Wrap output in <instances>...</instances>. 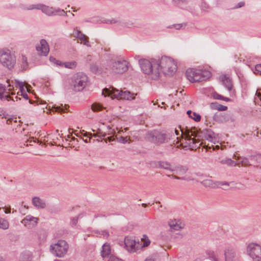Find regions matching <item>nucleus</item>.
<instances>
[{
  "label": "nucleus",
  "mask_w": 261,
  "mask_h": 261,
  "mask_svg": "<svg viewBox=\"0 0 261 261\" xmlns=\"http://www.w3.org/2000/svg\"><path fill=\"white\" fill-rule=\"evenodd\" d=\"M185 141V145L184 146V148L187 147L191 150L198 148L201 144L199 143V140L194 138H192L191 136L189 134L187 135Z\"/></svg>",
  "instance_id": "9b49d317"
},
{
  "label": "nucleus",
  "mask_w": 261,
  "mask_h": 261,
  "mask_svg": "<svg viewBox=\"0 0 261 261\" xmlns=\"http://www.w3.org/2000/svg\"><path fill=\"white\" fill-rule=\"evenodd\" d=\"M124 247L130 253L135 252L137 250L136 245V241L132 238L125 237L124 241Z\"/></svg>",
  "instance_id": "ddd939ff"
},
{
  "label": "nucleus",
  "mask_w": 261,
  "mask_h": 261,
  "mask_svg": "<svg viewBox=\"0 0 261 261\" xmlns=\"http://www.w3.org/2000/svg\"><path fill=\"white\" fill-rule=\"evenodd\" d=\"M187 114L190 118H192L195 121L199 122L200 121L201 116L199 114H197L195 112H192L191 110H188Z\"/></svg>",
  "instance_id": "c756f323"
},
{
  "label": "nucleus",
  "mask_w": 261,
  "mask_h": 261,
  "mask_svg": "<svg viewBox=\"0 0 261 261\" xmlns=\"http://www.w3.org/2000/svg\"><path fill=\"white\" fill-rule=\"evenodd\" d=\"M206 254L208 256V258L211 259L212 261L214 260V258L217 257L216 256L214 251L212 250H207L206 251Z\"/></svg>",
  "instance_id": "c9c22d12"
},
{
  "label": "nucleus",
  "mask_w": 261,
  "mask_h": 261,
  "mask_svg": "<svg viewBox=\"0 0 261 261\" xmlns=\"http://www.w3.org/2000/svg\"><path fill=\"white\" fill-rule=\"evenodd\" d=\"M63 65H64V66L66 68L72 69V68H75L76 67V62L75 61L65 62V63H63Z\"/></svg>",
  "instance_id": "72a5a7b5"
},
{
  "label": "nucleus",
  "mask_w": 261,
  "mask_h": 261,
  "mask_svg": "<svg viewBox=\"0 0 261 261\" xmlns=\"http://www.w3.org/2000/svg\"><path fill=\"white\" fill-rule=\"evenodd\" d=\"M201 184L205 187L214 188L217 187L216 182H215L210 179L203 180L201 182Z\"/></svg>",
  "instance_id": "cd10ccee"
},
{
  "label": "nucleus",
  "mask_w": 261,
  "mask_h": 261,
  "mask_svg": "<svg viewBox=\"0 0 261 261\" xmlns=\"http://www.w3.org/2000/svg\"><path fill=\"white\" fill-rule=\"evenodd\" d=\"M139 64L142 70L147 74H150L153 80H158L160 75V69L156 68L157 61L152 60L151 61L146 59L139 60Z\"/></svg>",
  "instance_id": "f257e3e1"
},
{
  "label": "nucleus",
  "mask_w": 261,
  "mask_h": 261,
  "mask_svg": "<svg viewBox=\"0 0 261 261\" xmlns=\"http://www.w3.org/2000/svg\"><path fill=\"white\" fill-rule=\"evenodd\" d=\"M221 163L223 164H227L231 166H235L237 164L230 159H226L221 161Z\"/></svg>",
  "instance_id": "473e14b6"
},
{
  "label": "nucleus",
  "mask_w": 261,
  "mask_h": 261,
  "mask_svg": "<svg viewBox=\"0 0 261 261\" xmlns=\"http://www.w3.org/2000/svg\"><path fill=\"white\" fill-rule=\"evenodd\" d=\"M102 234L103 235L104 238H108V237L109 236V232L106 230L102 231Z\"/></svg>",
  "instance_id": "8fccbe9b"
},
{
  "label": "nucleus",
  "mask_w": 261,
  "mask_h": 261,
  "mask_svg": "<svg viewBox=\"0 0 261 261\" xmlns=\"http://www.w3.org/2000/svg\"><path fill=\"white\" fill-rule=\"evenodd\" d=\"M9 225V223L7 220L0 218V228L7 229L8 228Z\"/></svg>",
  "instance_id": "2f4dec72"
},
{
  "label": "nucleus",
  "mask_w": 261,
  "mask_h": 261,
  "mask_svg": "<svg viewBox=\"0 0 261 261\" xmlns=\"http://www.w3.org/2000/svg\"><path fill=\"white\" fill-rule=\"evenodd\" d=\"M111 253V247L109 244L105 243L102 247L101 255L102 257L109 256Z\"/></svg>",
  "instance_id": "bb28decb"
},
{
  "label": "nucleus",
  "mask_w": 261,
  "mask_h": 261,
  "mask_svg": "<svg viewBox=\"0 0 261 261\" xmlns=\"http://www.w3.org/2000/svg\"><path fill=\"white\" fill-rule=\"evenodd\" d=\"M174 131H175V133L176 134V135L177 136L179 135V131H178V130H176V129H175V130H174Z\"/></svg>",
  "instance_id": "69168bd1"
},
{
  "label": "nucleus",
  "mask_w": 261,
  "mask_h": 261,
  "mask_svg": "<svg viewBox=\"0 0 261 261\" xmlns=\"http://www.w3.org/2000/svg\"><path fill=\"white\" fill-rule=\"evenodd\" d=\"M15 84H16V86L19 87V88L20 92L21 93L20 95L21 96H22L25 99L28 100L29 99V97H28L27 93L25 92V89H24L25 84H24V83L20 82L18 80H16Z\"/></svg>",
  "instance_id": "4be33fe9"
},
{
  "label": "nucleus",
  "mask_w": 261,
  "mask_h": 261,
  "mask_svg": "<svg viewBox=\"0 0 261 261\" xmlns=\"http://www.w3.org/2000/svg\"><path fill=\"white\" fill-rule=\"evenodd\" d=\"M217 184V187H221V186H225V188H223L224 190H227V188L230 185V182H227V181H217L216 182Z\"/></svg>",
  "instance_id": "f704fd0d"
},
{
  "label": "nucleus",
  "mask_w": 261,
  "mask_h": 261,
  "mask_svg": "<svg viewBox=\"0 0 261 261\" xmlns=\"http://www.w3.org/2000/svg\"><path fill=\"white\" fill-rule=\"evenodd\" d=\"M224 255L225 261H237V256L235 250L227 247L224 251Z\"/></svg>",
  "instance_id": "2eb2a0df"
},
{
  "label": "nucleus",
  "mask_w": 261,
  "mask_h": 261,
  "mask_svg": "<svg viewBox=\"0 0 261 261\" xmlns=\"http://www.w3.org/2000/svg\"><path fill=\"white\" fill-rule=\"evenodd\" d=\"M158 165L159 167L165 170H169L171 172H172L173 167L171 163L167 161H159L158 163Z\"/></svg>",
  "instance_id": "393cba45"
},
{
  "label": "nucleus",
  "mask_w": 261,
  "mask_h": 261,
  "mask_svg": "<svg viewBox=\"0 0 261 261\" xmlns=\"http://www.w3.org/2000/svg\"><path fill=\"white\" fill-rule=\"evenodd\" d=\"M90 70L94 73H96L98 71V67L95 64H92L90 66Z\"/></svg>",
  "instance_id": "79ce46f5"
},
{
  "label": "nucleus",
  "mask_w": 261,
  "mask_h": 261,
  "mask_svg": "<svg viewBox=\"0 0 261 261\" xmlns=\"http://www.w3.org/2000/svg\"><path fill=\"white\" fill-rule=\"evenodd\" d=\"M118 141L120 143L125 144L127 142V140L126 137L121 136L118 138Z\"/></svg>",
  "instance_id": "a18cd8bd"
},
{
  "label": "nucleus",
  "mask_w": 261,
  "mask_h": 261,
  "mask_svg": "<svg viewBox=\"0 0 261 261\" xmlns=\"http://www.w3.org/2000/svg\"><path fill=\"white\" fill-rule=\"evenodd\" d=\"M21 66L23 69H25L28 66L27 58L25 56H21Z\"/></svg>",
  "instance_id": "ea45409f"
},
{
  "label": "nucleus",
  "mask_w": 261,
  "mask_h": 261,
  "mask_svg": "<svg viewBox=\"0 0 261 261\" xmlns=\"http://www.w3.org/2000/svg\"><path fill=\"white\" fill-rule=\"evenodd\" d=\"M238 186L237 187L240 189H243L245 188V185L241 184H238Z\"/></svg>",
  "instance_id": "6e6d98bb"
},
{
  "label": "nucleus",
  "mask_w": 261,
  "mask_h": 261,
  "mask_svg": "<svg viewBox=\"0 0 261 261\" xmlns=\"http://www.w3.org/2000/svg\"><path fill=\"white\" fill-rule=\"evenodd\" d=\"M222 99L223 100H225L226 101H229V98H228V97H224L223 96L222 97Z\"/></svg>",
  "instance_id": "bf43d9fd"
},
{
  "label": "nucleus",
  "mask_w": 261,
  "mask_h": 261,
  "mask_svg": "<svg viewBox=\"0 0 261 261\" xmlns=\"http://www.w3.org/2000/svg\"><path fill=\"white\" fill-rule=\"evenodd\" d=\"M156 68H160L163 73L165 75H172L177 69V65L174 61L170 58L163 57L157 62Z\"/></svg>",
  "instance_id": "f03ea898"
},
{
  "label": "nucleus",
  "mask_w": 261,
  "mask_h": 261,
  "mask_svg": "<svg viewBox=\"0 0 261 261\" xmlns=\"http://www.w3.org/2000/svg\"><path fill=\"white\" fill-rule=\"evenodd\" d=\"M186 25V23H180V24H175L173 25V26L176 29L179 30L182 27H185Z\"/></svg>",
  "instance_id": "c03bdc74"
},
{
  "label": "nucleus",
  "mask_w": 261,
  "mask_h": 261,
  "mask_svg": "<svg viewBox=\"0 0 261 261\" xmlns=\"http://www.w3.org/2000/svg\"><path fill=\"white\" fill-rule=\"evenodd\" d=\"M255 71L254 73L255 74L258 73L260 75H261V64H257L255 66Z\"/></svg>",
  "instance_id": "a19ab883"
},
{
  "label": "nucleus",
  "mask_w": 261,
  "mask_h": 261,
  "mask_svg": "<svg viewBox=\"0 0 261 261\" xmlns=\"http://www.w3.org/2000/svg\"><path fill=\"white\" fill-rule=\"evenodd\" d=\"M25 9L28 10H31L33 9L41 10L43 13L48 16L56 15L57 14L60 15H64L66 13V12L63 10H61L59 8L57 9H54L53 7H49L48 6L40 4L31 5L28 7L25 8Z\"/></svg>",
  "instance_id": "0eeeda50"
},
{
  "label": "nucleus",
  "mask_w": 261,
  "mask_h": 261,
  "mask_svg": "<svg viewBox=\"0 0 261 261\" xmlns=\"http://www.w3.org/2000/svg\"><path fill=\"white\" fill-rule=\"evenodd\" d=\"M135 98L134 94L130 93L129 91H122L120 95V99L132 100Z\"/></svg>",
  "instance_id": "c85d7f7f"
},
{
  "label": "nucleus",
  "mask_w": 261,
  "mask_h": 261,
  "mask_svg": "<svg viewBox=\"0 0 261 261\" xmlns=\"http://www.w3.org/2000/svg\"><path fill=\"white\" fill-rule=\"evenodd\" d=\"M74 36L81 41V43L84 45L90 47L91 45L89 41V38L78 30H74L73 32Z\"/></svg>",
  "instance_id": "4468645a"
},
{
  "label": "nucleus",
  "mask_w": 261,
  "mask_h": 261,
  "mask_svg": "<svg viewBox=\"0 0 261 261\" xmlns=\"http://www.w3.org/2000/svg\"><path fill=\"white\" fill-rule=\"evenodd\" d=\"M213 119L216 122L223 123L228 121L229 119V117L226 114H222L216 113L213 116Z\"/></svg>",
  "instance_id": "aec40b11"
},
{
  "label": "nucleus",
  "mask_w": 261,
  "mask_h": 261,
  "mask_svg": "<svg viewBox=\"0 0 261 261\" xmlns=\"http://www.w3.org/2000/svg\"><path fill=\"white\" fill-rule=\"evenodd\" d=\"M246 251L253 261H261V246L259 244L254 243L249 244Z\"/></svg>",
  "instance_id": "1a4fd4ad"
},
{
  "label": "nucleus",
  "mask_w": 261,
  "mask_h": 261,
  "mask_svg": "<svg viewBox=\"0 0 261 261\" xmlns=\"http://www.w3.org/2000/svg\"><path fill=\"white\" fill-rule=\"evenodd\" d=\"M69 246L64 240H59L57 243L50 246V251L56 256L62 257L67 253Z\"/></svg>",
  "instance_id": "423d86ee"
},
{
  "label": "nucleus",
  "mask_w": 261,
  "mask_h": 261,
  "mask_svg": "<svg viewBox=\"0 0 261 261\" xmlns=\"http://www.w3.org/2000/svg\"><path fill=\"white\" fill-rule=\"evenodd\" d=\"M220 79L222 84L229 91H230L232 88V83L231 80L226 75L222 76L220 77Z\"/></svg>",
  "instance_id": "5701e85b"
},
{
  "label": "nucleus",
  "mask_w": 261,
  "mask_h": 261,
  "mask_svg": "<svg viewBox=\"0 0 261 261\" xmlns=\"http://www.w3.org/2000/svg\"><path fill=\"white\" fill-rule=\"evenodd\" d=\"M213 97L216 99H222L223 96L215 92L213 94Z\"/></svg>",
  "instance_id": "49530a36"
},
{
  "label": "nucleus",
  "mask_w": 261,
  "mask_h": 261,
  "mask_svg": "<svg viewBox=\"0 0 261 261\" xmlns=\"http://www.w3.org/2000/svg\"><path fill=\"white\" fill-rule=\"evenodd\" d=\"M0 99L1 100H13L15 101V99L11 97L9 95V93L8 92L6 91L5 87L2 84H0Z\"/></svg>",
  "instance_id": "a211bd4d"
},
{
  "label": "nucleus",
  "mask_w": 261,
  "mask_h": 261,
  "mask_svg": "<svg viewBox=\"0 0 261 261\" xmlns=\"http://www.w3.org/2000/svg\"><path fill=\"white\" fill-rule=\"evenodd\" d=\"M187 171L188 168L187 167L179 165L173 167L171 172L181 176L185 174Z\"/></svg>",
  "instance_id": "412c9836"
},
{
  "label": "nucleus",
  "mask_w": 261,
  "mask_h": 261,
  "mask_svg": "<svg viewBox=\"0 0 261 261\" xmlns=\"http://www.w3.org/2000/svg\"><path fill=\"white\" fill-rule=\"evenodd\" d=\"M241 162L243 166L251 165L252 164V163H250L251 161H250L249 158L248 159L247 158H242Z\"/></svg>",
  "instance_id": "58836bf2"
},
{
  "label": "nucleus",
  "mask_w": 261,
  "mask_h": 261,
  "mask_svg": "<svg viewBox=\"0 0 261 261\" xmlns=\"http://www.w3.org/2000/svg\"><path fill=\"white\" fill-rule=\"evenodd\" d=\"M5 213L6 214H8V213H10V210L9 209V210H6L5 211Z\"/></svg>",
  "instance_id": "0e129e2a"
},
{
  "label": "nucleus",
  "mask_w": 261,
  "mask_h": 261,
  "mask_svg": "<svg viewBox=\"0 0 261 261\" xmlns=\"http://www.w3.org/2000/svg\"><path fill=\"white\" fill-rule=\"evenodd\" d=\"M107 139L109 140V142L112 141L113 139H112V137H108Z\"/></svg>",
  "instance_id": "680f3d73"
},
{
  "label": "nucleus",
  "mask_w": 261,
  "mask_h": 261,
  "mask_svg": "<svg viewBox=\"0 0 261 261\" xmlns=\"http://www.w3.org/2000/svg\"><path fill=\"white\" fill-rule=\"evenodd\" d=\"M77 218H73L72 219V224L73 225H75L77 222Z\"/></svg>",
  "instance_id": "5fc2aeb1"
},
{
  "label": "nucleus",
  "mask_w": 261,
  "mask_h": 261,
  "mask_svg": "<svg viewBox=\"0 0 261 261\" xmlns=\"http://www.w3.org/2000/svg\"><path fill=\"white\" fill-rule=\"evenodd\" d=\"M186 75L190 82H199L208 79L211 73L207 70L189 68L187 70Z\"/></svg>",
  "instance_id": "7ed1b4c3"
},
{
  "label": "nucleus",
  "mask_w": 261,
  "mask_h": 261,
  "mask_svg": "<svg viewBox=\"0 0 261 261\" xmlns=\"http://www.w3.org/2000/svg\"><path fill=\"white\" fill-rule=\"evenodd\" d=\"M0 62L4 66L11 69L15 64V57L9 49H3L0 50Z\"/></svg>",
  "instance_id": "39448f33"
},
{
  "label": "nucleus",
  "mask_w": 261,
  "mask_h": 261,
  "mask_svg": "<svg viewBox=\"0 0 261 261\" xmlns=\"http://www.w3.org/2000/svg\"><path fill=\"white\" fill-rule=\"evenodd\" d=\"M146 138L150 142L157 145L167 143L169 138L164 130H153L148 132Z\"/></svg>",
  "instance_id": "20e7f679"
},
{
  "label": "nucleus",
  "mask_w": 261,
  "mask_h": 261,
  "mask_svg": "<svg viewBox=\"0 0 261 261\" xmlns=\"http://www.w3.org/2000/svg\"><path fill=\"white\" fill-rule=\"evenodd\" d=\"M38 219L31 215L27 216L21 221V223L28 228H32L37 225Z\"/></svg>",
  "instance_id": "f8f14e48"
},
{
  "label": "nucleus",
  "mask_w": 261,
  "mask_h": 261,
  "mask_svg": "<svg viewBox=\"0 0 261 261\" xmlns=\"http://www.w3.org/2000/svg\"><path fill=\"white\" fill-rule=\"evenodd\" d=\"M145 261H154L152 258H147Z\"/></svg>",
  "instance_id": "e2e57ef3"
},
{
  "label": "nucleus",
  "mask_w": 261,
  "mask_h": 261,
  "mask_svg": "<svg viewBox=\"0 0 261 261\" xmlns=\"http://www.w3.org/2000/svg\"><path fill=\"white\" fill-rule=\"evenodd\" d=\"M187 0H173V2L176 5H180L181 3H184Z\"/></svg>",
  "instance_id": "de8ad7c7"
},
{
  "label": "nucleus",
  "mask_w": 261,
  "mask_h": 261,
  "mask_svg": "<svg viewBox=\"0 0 261 261\" xmlns=\"http://www.w3.org/2000/svg\"><path fill=\"white\" fill-rule=\"evenodd\" d=\"M169 226L171 229L174 230H179L184 228V224L181 223H178L176 220H170L168 223Z\"/></svg>",
  "instance_id": "b1692460"
},
{
  "label": "nucleus",
  "mask_w": 261,
  "mask_h": 261,
  "mask_svg": "<svg viewBox=\"0 0 261 261\" xmlns=\"http://www.w3.org/2000/svg\"><path fill=\"white\" fill-rule=\"evenodd\" d=\"M150 244V241L147 239L146 240H145V242L143 244V247H147Z\"/></svg>",
  "instance_id": "3c124183"
},
{
  "label": "nucleus",
  "mask_w": 261,
  "mask_h": 261,
  "mask_svg": "<svg viewBox=\"0 0 261 261\" xmlns=\"http://www.w3.org/2000/svg\"><path fill=\"white\" fill-rule=\"evenodd\" d=\"M87 76L83 72H79L73 76L72 80V86L75 91H81L87 85Z\"/></svg>",
  "instance_id": "6e6552de"
},
{
  "label": "nucleus",
  "mask_w": 261,
  "mask_h": 261,
  "mask_svg": "<svg viewBox=\"0 0 261 261\" xmlns=\"http://www.w3.org/2000/svg\"><path fill=\"white\" fill-rule=\"evenodd\" d=\"M108 261H123L121 259L117 257L116 256L114 255H111L110 256Z\"/></svg>",
  "instance_id": "37998d69"
},
{
  "label": "nucleus",
  "mask_w": 261,
  "mask_h": 261,
  "mask_svg": "<svg viewBox=\"0 0 261 261\" xmlns=\"http://www.w3.org/2000/svg\"><path fill=\"white\" fill-rule=\"evenodd\" d=\"M103 107L98 103H93L91 106V109L93 111H98L103 109Z\"/></svg>",
  "instance_id": "4c0bfd02"
},
{
  "label": "nucleus",
  "mask_w": 261,
  "mask_h": 261,
  "mask_svg": "<svg viewBox=\"0 0 261 261\" xmlns=\"http://www.w3.org/2000/svg\"><path fill=\"white\" fill-rule=\"evenodd\" d=\"M36 50L42 55L46 56L49 51V46L46 41L44 39H41L40 44L36 46Z\"/></svg>",
  "instance_id": "dca6fc26"
},
{
  "label": "nucleus",
  "mask_w": 261,
  "mask_h": 261,
  "mask_svg": "<svg viewBox=\"0 0 261 261\" xmlns=\"http://www.w3.org/2000/svg\"><path fill=\"white\" fill-rule=\"evenodd\" d=\"M121 92L122 91H119L118 90L114 89L113 88L111 90L105 88L102 91V94L104 95L105 96H111L112 98H116L120 99Z\"/></svg>",
  "instance_id": "f3484780"
},
{
  "label": "nucleus",
  "mask_w": 261,
  "mask_h": 261,
  "mask_svg": "<svg viewBox=\"0 0 261 261\" xmlns=\"http://www.w3.org/2000/svg\"><path fill=\"white\" fill-rule=\"evenodd\" d=\"M128 62L122 59L113 61L111 69L114 73L122 74L128 70Z\"/></svg>",
  "instance_id": "9d476101"
},
{
  "label": "nucleus",
  "mask_w": 261,
  "mask_h": 261,
  "mask_svg": "<svg viewBox=\"0 0 261 261\" xmlns=\"http://www.w3.org/2000/svg\"><path fill=\"white\" fill-rule=\"evenodd\" d=\"M208 140H210L211 141H213V136H212V134H209L207 135V136L205 137Z\"/></svg>",
  "instance_id": "603ef678"
},
{
  "label": "nucleus",
  "mask_w": 261,
  "mask_h": 261,
  "mask_svg": "<svg viewBox=\"0 0 261 261\" xmlns=\"http://www.w3.org/2000/svg\"><path fill=\"white\" fill-rule=\"evenodd\" d=\"M0 261H5V259L3 258V256L0 255Z\"/></svg>",
  "instance_id": "774afa93"
},
{
  "label": "nucleus",
  "mask_w": 261,
  "mask_h": 261,
  "mask_svg": "<svg viewBox=\"0 0 261 261\" xmlns=\"http://www.w3.org/2000/svg\"><path fill=\"white\" fill-rule=\"evenodd\" d=\"M210 108L213 110H217L219 111H224L227 110V107L219 104L217 102L210 103Z\"/></svg>",
  "instance_id": "a878e982"
},
{
  "label": "nucleus",
  "mask_w": 261,
  "mask_h": 261,
  "mask_svg": "<svg viewBox=\"0 0 261 261\" xmlns=\"http://www.w3.org/2000/svg\"><path fill=\"white\" fill-rule=\"evenodd\" d=\"M32 203L37 209H44L46 206L44 200L40 198L39 197H34L32 198Z\"/></svg>",
  "instance_id": "6ab92c4d"
},
{
  "label": "nucleus",
  "mask_w": 261,
  "mask_h": 261,
  "mask_svg": "<svg viewBox=\"0 0 261 261\" xmlns=\"http://www.w3.org/2000/svg\"><path fill=\"white\" fill-rule=\"evenodd\" d=\"M53 108L55 111L60 113L64 112L67 109L65 106L63 107L62 105L61 106H55Z\"/></svg>",
  "instance_id": "e433bc0d"
},
{
  "label": "nucleus",
  "mask_w": 261,
  "mask_h": 261,
  "mask_svg": "<svg viewBox=\"0 0 261 261\" xmlns=\"http://www.w3.org/2000/svg\"><path fill=\"white\" fill-rule=\"evenodd\" d=\"M249 159L252 164L261 163V154L250 155Z\"/></svg>",
  "instance_id": "7c9ffc66"
},
{
  "label": "nucleus",
  "mask_w": 261,
  "mask_h": 261,
  "mask_svg": "<svg viewBox=\"0 0 261 261\" xmlns=\"http://www.w3.org/2000/svg\"><path fill=\"white\" fill-rule=\"evenodd\" d=\"M30 142V145H31V143L32 142H35V141L33 139H31L30 140H28L26 142Z\"/></svg>",
  "instance_id": "052dcab7"
},
{
  "label": "nucleus",
  "mask_w": 261,
  "mask_h": 261,
  "mask_svg": "<svg viewBox=\"0 0 261 261\" xmlns=\"http://www.w3.org/2000/svg\"><path fill=\"white\" fill-rule=\"evenodd\" d=\"M245 5V3L244 2H241L238 4V5L235 7V8H240L243 7Z\"/></svg>",
  "instance_id": "09e8293b"
},
{
  "label": "nucleus",
  "mask_w": 261,
  "mask_h": 261,
  "mask_svg": "<svg viewBox=\"0 0 261 261\" xmlns=\"http://www.w3.org/2000/svg\"><path fill=\"white\" fill-rule=\"evenodd\" d=\"M172 177L174 178V179H185V178L184 177H178L176 175H171Z\"/></svg>",
  "instance_id": "864d4df0"
},
{
  "label": "nucleus",
  "mask_w": 261,
  "mask_h": 261,
  "mask_svg": "<svg viewBox=\"0 0 261 261\" xmlns=\"http://www.w3.org/2000/svg\"><path fill=\"white\" fill-rule=\"evenodd\" d=\"M55 64H56V65H60V66H62L63 65V63H62L59 60H56V62H55Z\"/></svg>",
  "instance_id": "4d7b16f0"
},
{
  "label": "nucleus",
  "mask_w": 261,
  "mask_h": 261,
  "mask_svg": "<svg viewBox=\"0 0 261 261\" xmlns=\"http://www.w3.org/2000/svg\"><path fill=\"white\" fill-rule=\"evenodd\" d=\"M97 133H98V134H100V135L102 134V133L101 132V130H100V129H98V130H97Z\"/></svg>",
  "instance_id": "338daca9"
},
{
  "label": "nucleus",
  "mask_w": 261,
  "mask_h": 261,
  "mask_svg": "<svg viewBox=\"0 0 261 261\" xmlns=\"http://www.w3.org/2000/svg\"><path fill=\"white\" fill-rule=\"evenodd\" d=\"M49 60L51 62L55 63V62H56L57 60L54 57H50L49 58Z\"/></svg>",
  "instance_id": "13d9d810"
}]
</instances>
